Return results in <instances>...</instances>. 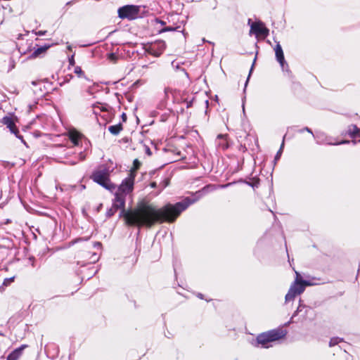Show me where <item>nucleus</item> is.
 I'll return each mask as SVG.
<instances>
[{"label":"nucleus","mask_w":360,"mask_h":360,"mask_svg":"<svg viewBox=\"0 0 360 360\" xmlns=\"http://www.w3.org/2000/svg\"><path fill=\"white\" fill-rule=\"evenodd\" d=\"M186 206L179 202L168 205L161 209L149 204H141L124 214V219L130 225L150 227L159 221H174Z\"/></svg>","instance_id":"1"},{"label":"nucleus","mask_w":360,"mask_h":360,"mask_svg":"<svg viewBox=\"0 0 360 360\" xmlns=\"http://www.w3.org/2000/svg\"><path fill=\"white\" fill-rule=\"evenodd\" d=\"M135 175L130 174L129 176L125 179L115 193V200L113 204V208H123L124 207L125 195L132 191L134 184Z\"/></svg>","instance_id":"2"},{"label":"nucleus","mask_w":360,"mask_h":360,"mask_svg":"<svg viewBox=\"0 0 360 360\" xmlns=\"http://www.w3.org/2000/svg\"><path fill=\"white\" fill-rule=\"evenodd\" d=\"M148 11L146 6L139 5H124L117 10L118 17L122 20H134L143 18Z\"/></svg>","instance_id":"3"},{"label":"nucleus","mask_w":360,"mask_h":360,"mask_svg":"<svg viewBox=\"0 0 360 360\" xmlns=\"http://www.w3.org/2000/svg\"><path fill=\"white\" fill-rule=\"evenodd\" d=\"M91 179L106 189L112 190L115 188V186L110 181L109 172L105 169L94 172L91 175Z\"/></svg>","instance_id":"4"},{"label":"nucleus","mask_w":360,"mask_h":360,"mask_svg":"<svg viewBox=\"0 0 360 360\" xmlns=\"http://www.w3.org/2000/svg\"><path fill=\"white\" fill-rule=\"evenodd\" d=\"M296 279L295 283L290 287L288 292L285 296L287 300L293 299L297 295L302 293L304 290V286L309 285L310 283L303 281L298 272H296Z\"/></svg>","instance_id":"5"},{"label":"nucleus","mask_w":360,"mask_h":360,"mask_svg":"<svg viewBox=\"0 0 360 360\" xmlns=\"http://www.w3.org/2000/svg\"><path fill=\"white\" fill-rule=\"evenodd\" d=\"M283 335V334L276 330L269 331L258 335L257 343L265 347L268 342L278 340Z\"/></svg>","instance_id":"6"},{"label":"nucleus","mask_w":360,"mask_h":360,"mask_svg":"<svg viewBox=\"0 0 360 360\" xmlns=\"http://www.w3.org/2000/svg\"><path fill=\"white\" fill-rule=\"evenodd\" d=\"M268 33L269 30L264 26V24H252L250 34L255 35L258 39H264Z\"/></svg>","instance_id":"7"},{"label":"nucleus","mask_w":360,"mask_h":360,"mask_svg":"<svg viewBox=\"0 0 360 360\" xmlns=\"http://www.w3.org/2000/svg\"><path fill=\"white\" fill-rule=\"evenodd\" d=\"M27 347V345H23L19 348L13 351L7 357V360H18L20 356L22 355V351L25 348Z\"/></svg>","instance_id":"8"},{"label":"nucleus","mask_w":360,"mask_h":360,"mask_svg":"<svg viewBox=\"0 0 360 360\" xmlns=\"http://www.w3.org/2000/svg\"><path fill=\"white\" fill-rule=\"evenodd\" d=\"M276 56L280 64L283 66L284 63V55L280 44H277L275 48Z\"/></svg>","instance_id":"9"},{"label":"nucleus","mask_w":360,"mask_h":360,"mask_svg":"<svg viewBox=\"0 0 360 360\" xmlns=\"http://www.w3.org/2000/svg\"><path fill=\"white\" fill-rule=\"evenodd\" d=\"M50 47H51L50 45H45L44 46L37 49L32 53V56L36 58V57L39 56V55L44 53Z\"/></svg>","instance_id":"10"},{"label":"nucleus","mask_w":360,"mask_h":360,"mask_svg":"<svg viewBox=\"0 0 360 360\" xmlns=\"http://www.w3.org/2000/svg\"><path fill=\"white\" fill-rule=\"evenodd\" d=\"M69 137H70V139L72 141V142L75 145H77L78 143V140L80 138V134L77 131H72L69 133Z\"/></svg>","instance_id":"11"},{"label":"nucleus","mask_w":360,"mask_h":360,"mask_svg":"<svg viewBox=\"0 0 360 360\" xmlns=\"http://www.w3.org/2000/svg\"><path fill=\"white\" fill-rule=\"evenodd\" d=\"M121 130H122L121 124L112 125L109 127L110 132L115 135L119 134Z\"/></svg>","instance_id":"12"},{"label":"nucleus","mask_w":360,"mask_h":360,"mask_svg":"<svg viewBox=\"0 0 360 360\" xmlns=\"http://www.w3.org/2000/svg\"><path fill=\"white\" fill-rule=\"evenodd\" d=\"M141 163L138 160H135L134 161V167L131 170V174H133L135 175V172L139 168Z\"/></svg>","instance_id":"13"},{"label":"nucleus","mask_w":360,"mask_h":360,"mask_svg":"<svg viewBox=\"0 0 360 360\" xmlns=\"http://www.w3.org/2000/svg\"><path fill=\"white\" fill-rule=\"evenodd\" d=\"M75 72L79 77L83 75V72L80 67H76L75 69Z\"/></svg>","instance_id":"14"},{"label":"nucleus","mask_w":360,"mask_h":360,"mask_svg":"<svg viewBox=\"0 0 360 360\" xmlns=\"http://www.w3.org/2000/svg\"><path fill=\"white\" fill-rule=\"evenodd\" d=\"M14 281V277L10 278H6L4 281V285H8Z\"/></svg>","instance_id":"15"},{"label":"nucleus","mask_w":360,"mask_h":360,"mask_svg":"<svg viewBox=\"0 0 360 360\" xmlns=\"http://www.w3.org/2000/svg\"><path fill=\"white\" fill-rule=\"evenodd\" d=\"M151 22H157V23L165 22L164 21H162L161 20H159L158 18H153V19L151 20Z\"/></svg>","instance_id":"16"},{"label":"nucleus","mask_w":360,"mask_h":360,"mask_svg":"<svg viewBox=\"0 0 360 360\" xmlns=\"http://www.w3.org/2000/svg\"><path fill=\"white\" fill-rule=\"evenodd\" d=\"M109 58L112 60H115L116 56L115 54L112 53L109 55Z\"/></svg>","instance_id":"17"},{"label":"nucleus","mask_w":360,"mask_h":360,"mask_svg":"<svg viewBox=\"0 0 360 360\" xmlns=\"http://www.w3.org/2000/svg\"><path fill=\"white\" fill-rule=\"evenodd\" d=\"M248 23H250V22H262L261 20H255V22L252 21V20L251 18H248Z\"/></svg>","instance_id":"18"},{"label":"nucleus","mask_w":360,"mask_h":360,"mask_svg":"<svg viewBox=\"0 0 360 360\" xmlns=\"http://www.w3.org/2000/svg\"><path fill=\"white\" fill-rule=\"evenodd\" d=\"M13 125H14V124H13V123H11V122L8 124V127L11 128V129L12 131H13Z\"/></svg>","instance_id":"19"},{"label":"nucleus","mask_w":360,"mask_h":360,"mask_svg":"<svg viewBox=\"0 0 360 360\" xmlns=\"http://www.w3.org/2000/svg\"><path fill=\"white\" fill-rule=\"evenodd\" d=\"M70 64H71V65H74V63H75L74 59H73V58H71V59L70 60Z\"/></svg>","instance_id":"20"},{"label":"nucleus","mask_w":360,"mask_h":360,"mask_svg":"<svg viewBox=\"0 0 360 360\" xmlns=\"http://www.w3.org/2000/svg\"><path fill=\"white\" fill-rule=\"evenodd\" d=\"M151 187H155L156 186V184L155 182H153L151 184H150Z\"/></svg>","instance_id":"21"},{"label":"nucleus","mask_w":360,"mask_h":360,"mask_svg":"<svg viewBox=\"0 0 360 360\" xmlns=\"http://www.w3.org/2000/svg\"><path fill=\"white\" fill-rule=\"evenodd\" d=\"M74 2V1H71L67 3V5H70Z\"/></svg>","instance_id":"22"},{"label":"nucleus","mask_w":360,"mask_h":360,"mask_svg":"<svg viewBox=\"0 0 360 360\" xmlns=\"http://www.w3.org/2000/svg\"><path fill=\"white\" fill-rule=\"evenodd\" d=\"M68 49L69 50H70V49H71L70 46H68Z\"/></svg>","instance_id":"23"}]
</instances>
